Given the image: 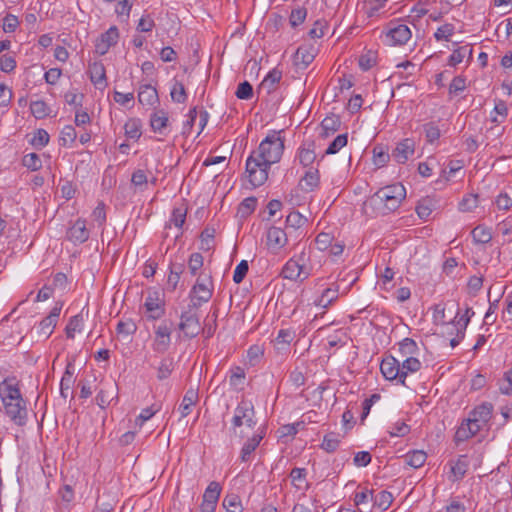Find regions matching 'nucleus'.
Returning <instances> with one entry per match:
<instances>
[{
  "mask_svg": "<svg viewBox=\"0 0 512 512\" xmlns=\"http://www.w3.org/2000/svg\"><path fill=\"white\" fill-rule=\"evenodd\" d=\"M284 151V140L279 132L272 131L262 140L257 150L246 160V173L253 187L263 185L268 179L272 164L280 161Z\"/></svg>",
  "mask_w": 512,
  "mask_h": 512,
  "instance_id": "obj_1",
  "label": "nucleus"
},
{
  "mask_svg": "<svg viewBox=\"0 0 512 512\" xmlns=\"http://www.w3.org/2000/svg\"><path fill=\"white\" fill-rule=\"evenodd\" d=\"M0 399L10 420L18 426L25 425L28 417L27 403L15 378H6L0 383Z\"/></svg>",
  "mask_w": 512,
  "mask_h": 512,
  "instance_id": "obj_2",
  "label": "nucleus"
},
{
  "mask_svg": "<svg viewBox=\"0 0 512 512\" xmlns=\"http://www.w3.org/2000/svg\"><path fill=\"white\" fill-rule=\"evenodd\" d=\"M405 197V187L400 183H395L379 189L370 198V204L385 214L395 211Z\"/></svg>",
  "mask_w": 512,
  "mask_h": 512,
  "instance_id": "obj_3",
  "label": "nucleus"
},
{
  "mask_svg": "<svg viewBox=\"0 0 512 512\" xmlns=\"http://www.w3.org/2000/svg\"><path fill=\"white\" fill-rule=\"evenodd\" d=\"M172 323L163 321L154 332L152 349L157 353H165L171 344Z\"/></svg>",
  "mask_w": 512,
  "mask_h": 512,
  "instance_id": "obj_4",
  "label": "nucleus"
},
{
  "mask_svg": "<svg viewBox=\"0 0 512 512\" xmlns=\"http://www.w3.org/2000/svg\"><path fill=\"white\" fill-rule=\"evenodd\" d=\"M191 294L198 302L195 303V305H201L202 303L208 302L213 295V283L211 277L208 275H200L192 287Z\"/></svg>",
  "mask_w": 512,
  "mask_h": 512,
  "instance_id": "obj_5",
  "label": "nucleus"
},
{
  "mask_svg": "<svg viewBox=\"0 0 512 512\" xmlns=\"http://www.w3.org/2000/svg\"><path fill=\"white\" fill-rule=\"evenodd\" d=\"M220 493H221L220 484L216 481L210 482L204 492V495H203V501L201 504L202 512H214L215 511Z\"/></svg>",
  "mask_w": 512,
  "mask_h": 512,
  "instance_id": "obj_6",
  "label": "nucleus"
},
{
  "mask_svg": "<svg viewBox=\"0 0 512 512\" xmlns=\"http://www.w3.org/2000/svg\"><path fill=\"white\" fill-rule=\"evenodd\" d=\"M287 241L288 235L283 229L275 226L268 229L266 245L272 252L277 253L287 244Z\"/></svg>",
  "mask_w": 512,
  "mask_h": 512,
  "instance_id": "obj_7",
  "label": "nucleus"
},
{
  "mask_svg": "<svg viewBox=\"0 0 512 512\" xmlns=\"http://www.w3.org/2000/svg\"><path fill=\"white\" fill-rule=\"evenodd\" d=\"M179 329L186 337L193 338L197 336L200 331V323L196 314L191 311L183 312L181 314Z\"/></svg>",
  "mask_w": 512,
  "mask_h": 512,
  "instance_id": "obj_8",
  "label": "nucleus"
},
{
  "mask_svg": "<svg viewBox=\"0 0 512 512\" xmlns=\"http://www.w3.org/2000/svg\"><path fill=\"white\" fill-rule=\"evenodd\" d=\"M144 306L149 314L148 317L151 319H159L164 314V302L156 291L148 293Z\"/></svg>",
  "mask_w": 512,
  "mask_h": 512,
  "instance_id": "obj_9",
  "label": "nucleus"
},
{
  "mask_svg": "<svg viewBox=\"0 0 512 512\" xmlns=\"http://www.w3.org/2000/svg\"><path fill=\"white\" fill-rule=\"evenodd\" d=\"M415 152V143L412 139L406 138L400 141L393 149L391 156L400 164H404Z\"/></svg>",
  "mask_w": 512,
  "mask_h": 512,
  "instance_id": "obj_10",
  "label": "nucleus"
},
{
  "mask_svg": "<svg viewBox=\"0 0 512 512\" xmlns=\"http://www.w3.org/2000/svg\"><path fill=\"white\" fill-rule=\"evenodd\" d=\"M380 370L387 380H398L401 383L400 361L393 356L384 358Z\"/></svg>",
  "mask_w": 512,
  "mask_h": 512,
  "instance_id": "obj_11",
  "label": "nucleus"
},
{
  "mask_svg": "<svg viewBox=\"0 0 512 512\" xmlns=\"http://www.w3.org/2000/svg\"><path fill=\"white\" fill-rule=\"evenodd\" d=\"M412 34L407 25L400 24L386 33V39L390 45H404L406 44Z\"/></svg>",
  "mask_w": 512,
  "mask_h": 512,
  "instance_id": "obj_12",
  "label": "nucleus"
},
{
  "mask_svg": "<svg viewBox=\"0 0 512 512\" xmlns=\"http://www.w3.org/2000/svg\"><path fill=\"white\" fill-rule=\"evenodd\" d=\"M281 275L289 280H304L309 276V273L304 270V266L300 265L298 261L290 259L284 265Z\"/></svg>",
  "mask_w": 512,
  "mask_h": 512,
  "instance_id": "obj_13",
  "label": "nucleus"
},
{
  "mask_svg": "<svg viewBox=\"0 0 512 512\" xmlns=\"http://www.w3.org/2000/svg\"><path fill=\"white\" fill-rule=\"evenodd\" d=\"M485 425L477 423L475 419L468 418L466 422H463L457 429L455 434L456 441H465L475 436Z\"/></svg>",
  "mask_w": 512,
  "mask_h": 512,
  "instance_id": "obj_14",
  "label": "nucleus"
},
{
  "mask_svg": "<svg viewBox=\"0 0 512 512\" xmlns=\"http://www.w3.org/2000/svg\"><path fill=\"white\" fill-rule=\"evenodd\" d=\"M316 48L312 45L300 46L294 56V63L299 69H305L314 60Z\"/></svg>",
  "mask_w": 512,
  "mask_h": 512,
  "instance_id": "obj_15",
  "label": "nucleus"
},
{
  "mask_svg": "<svg viewBox=\"0 0 512 512\" xmlns=\"http://www.w3.org/2000/svg\"><path fill=\"white\" fill-rule=\"evenodd\" d=\"M62 306V303H56V305L50 311L49 315L40 322L41 334L45 335L46 337H49L52 334L57 324Z\"/></svg>",
  "mask_w": 512,
  "mask_h": 512,
  "instance_id": "obj_16",
  "label": "nucleus"
},
{
  "mask_svg": "<svg viewBox=\"0 0 512 512\" xmlns=\"http://www.w3.org/2000/svg\"><path fill=\"white\" fill-rule=\"evenodd\" d=\"M88 74L91 82L98 88L104 89L107 86L105 67L101 62H93L88 66Z\"/></svg>",
  "mask_w": 512,
  "mask_h": 512,
  "instance_id": "obj_17",
  "label": "nucleus"
},
{
  "mask_svg": "<svg viewBox=\"0 0 512 512\" xmlns=\"http://www.w3.org/2000/svg\"><path fill=\"white\" fill-rule=\"evenodd\" d=\"M67 238L74 243H83L89 238L85 220L78 219L67 231Z\"/></svg>",
  "mask_w": 512,
  "mask_h": 512,
  "instance_id": "obj_18",
  "label": "nucleus"
},
{
  "mask_svg": "<svg viewBox=\"0 0 512 512\" xmlns=\"http://www.w3.org/2000/svg\"><path fill=\"white\" fill-rule=\"evenodd\" d=\"M168 123V114L164 110H157L150 117V126L152 130L161 135L167 134Z\"/></svg>",
  "mask_w": 512,
  "mask_h": 512,
  "instance_id": "obj_19",
  "label": "nucleus"
},
{
  "mask_svg": "<svg viewBox=\"0 0 512 512\" xmlns=\"http://www.w3.org/2000/svg\"><path fill=\"white\" fill-rule=\"evenodd\" d=\"M493 412V405L489 402H484L481 405L475 407L469 417L475 419L477 423L487 425L491 419Z\"/></svg>",
  "mask_w": 512,
  "mask_h": 512,
  "instance_id": "obj_20",
  "label": "nucleus"
},
{
  "mask_svg": "<svg viewBox=\"0 0 512 512\" xmlns=\"http://www.w3.org/2000/svg\"><path fill=\"white\" fill-rule=\"evenodd\" d=\"M339 297V286L333 285L332 287L324 289L322 294L314 300V304L316 306L322 308H328L332 303H334Z\"/></svg>",
  "mask_w": 512,
  "mask_h": 512,
  "instance_id": "obj_21",
  "label": "nucleus"
},
{
  "mask_svg": "<svg viewBox=\"0 0 512 512\" xmlns=\"http://www.w3.org/2000/svg\"><path fill=\"white\" fill-rule=\"evenodd\" d=\"M469 467V460L466 455H460L455 463L451 464V476L449 477L452 481L461 480Z\"/></svg>",
  "mask_w": 512,
  "mask_h": 512,
  "instance_id": "obj_22",
  "label": "nucleus"
},
{
  "mask_svg": "<svg viewBox=\"0 0 512 512\" xmlns=\"http://www.w3.org/2000/svg\"><path fill=\"white\" fill-rule=\"evenodd\" d=\"M421 362L416 357H407L400 364L401 384L406 385L405 380L409 373H415L421 369Z\"/></svg>",
  "mask_w": 512,
  "mask_h": 512,
  "instance_id": "obj_23",
  "label": "nucleus"
},
{
  "mask_svg": "<svg viewBox=\"0 0 512 512\" xmlns=\"http://www.w3.org/2000/svg\"><path fill=\"white\" fill-rule=\"evenodd\" d=\"M198 400V391L194 388H189L180 404L179 411L181 417H187L191 413V408L196 404Z\"/></svg>",
  "mask_w": 512,
  "mask_h": 512,
  "instance_id": "obj_24",
  "label": "nucleus"
},
{
  "mask_svg": "<svg viewBox=\"0 0 512 512\" xmlns=\"http://www.w3.org/2000/svg\"><path fill=\"white\" fill-rule=\"evenodd\" d=\"M138 101L142 105H154L156 102H158L157 90L151 85L141 86L138 93Z\"/></svg>",
  "mask_w": 512,
  "mask_h": 512,
  "instance_id": "obj_25",
  "label": "nucleus"
},
{
  "mask_svg": "<svg viewBox=\"0 0 512 512\" xmlns=\"http://www.w3.org/2000/svg\"><path fill=\"white\" fill-rule=\"evenodd\" d=\"M294 338V331L290 329H281L274 340V346L278 351H287Z\"/></svg>",
  "mask_w": 512,
  "mask_h": 512,
  "instance_id": "obj_26",
  "label": "nucleus"
},
{
  "mask_svg": "<svg viewBox=\"0 0 512 512\" xmlns=\"http://www.w3.org/2000/svg\"><path fill=\"white\" fill-rule=\"evenodd\" d=\"M316 153L314 151V143L311 142L307 147L301 146L297 152V158L299 163L304 166H310L316 160Z\"/></svg>",
  "mask_w": 512,
  "mask_h": 512,
  "instance_id": "obj_27",
  "label": "nucleus"
},
{
  "mask_svg": "<svg viewBox=\"0 0 512 512\" xmlns=\"http://www.w3.org/2000/svg\"><path fill=\"white\" fill-rule=\"evenodd\" d=\"M282 78L281 71L277 69H273L270 71L266 77L263 79L261 84L259 85V91L265 90L267 94H270L275 90V85L279 83Z\"/></svg>",
  "mask_w": 512,
  "mask_h": 512,
  "instance_id": "obj_28",
  "label": "nucleus"
},
{
  "mask_svg": "<svg viewBox=\"0 0 512 512\" xmlns=\"http://www.w3.org/2000/svg\"><path fill=\"white\" fill-rule=\"evenodd\" d=\"M262 438L263 436L261 434H254L252 437L248 438L241 449L240 458L243 462H247L250 459L251 454L259 446Z\"/></svg>",
  "mask_w": 512,
  "mask_h": 512,
  "instance_id": "obj_29",
  "label": "nucleus"
},
{
  "mask_svg": "<svg viewBox=\"0 0 512 512\" xmlns=\"http://www.w3.org/2000/svg\"><path fill=\"white\" fill-rule=\"evenodd\" d=\"M186 214L187 207L185 204H181L178 207L173 208L169 224L166 225V228H170L173 224L176 228L181 229L185 223Z\"/></svg>",
  "mask_w": 512,
  "mask_h": 512,
  "instance_id": "obj_30",
  "label": "nucleus"
},
{
  "mask_svg": "<svg viewBox=\"0 0 512 512\" xmlns=\"http://www.w3.org/2000/svg\"><path fill=\"white\" fill-rule=\"evenodd\" d=\"M156 376L159 381H163L170 377L174 370V360L173 358L165 357L162 358L159 365L155 367Z\"/></svg>",
  "mask_w": 512,
  "mask_h": 512,
  "instance_id": "obj_31",
  "label": "nucleus"
},
{
  "mask_svg": "<svg viewBox=\"0 0 512 512\" xmlns=\"http://www.w3.org/2000/svg\"><path fill=\"white\" fill-rule=\"evenodd\" d=\"M398 352L400 356L405 359L407 357H414L413 355L418 352V345L413 339L404 338L401 342H399Z\"/></svg>",
  "mask_w": 512,
  "mask_h": 512,
  "instance_id": "obj_32",
  "label": "nucleus"
},
{
  "mask_svg": "<svg viewBox=\"0 0 512 512\" xmlns=\"http://www.w3.org/2000/svg\"><path fill=\"white\" fill-rule=\"evenodd\" d=\"M427 459V454L422 450H414L405 455V462L413 467L420 468L424 465Z\"/></svg>",
  "mask_w": 512,
  "mask_h": 512,
  "instance_id": "obj_33",
  "label": "nucleus"
},
{
  "mask_svg": "<svg viewBox=\"0 0 512 512\" xmlns=\"http://www.w3.org/2000/svg\"><path fill=\"white\" fill-rule=\"evenodd\" d=\"M125 135L129 139L138 140L141 137V122L138 119H129L124 125Z\"/></svg>",
  "mask_w": 512,
  "mask_h": 512,
  "instance_id": "obj_34",
  "label": "nucleus"
},
{
  "mask_svg": "<svg viewBox=\"0 0 512 512\" xmlns=\"http://www.w3.org/2000/svg\"><path fill=\"white\" fill-rule=\"evenodd\" d=\"M466 56L472 57V48L469 45L455 49L450 55L448 63L450 66H456L461 63Z\"/></svg>",
  "mask_w": 512,
  "mask_h": 512,
  "instance_id": "obj_35",
  "label": "nucleus"
},
{
  "mask_svg": "<svg viewBox=\"0 0 512 512\" xmlns=\"http://www.w3.org/2000/svg\"><path fill=\"white\" fill-rule=\"evenodd\" d=\"M341 122L338 117L330 116L323 119L321 122V128L323 130L322 136L328 137L331 134L339 130Z\"/></svg>",
  "mask_w": 512,
  "mask_h": 512,
  "instance_id": "obj_36",
  "label": "nucleus"
},
{
  "mask_svg": "<svg viewBox=\"0 0 512 512\" xmlns=\"http://www.w3.org/2000/svg\"><path fill=\"white\" fill-rule=\"evenodd\" d=\"M70 364L67 366L66 371L60 382V393L61 396L67 398L71 394V388L74 383L73 372L70 371Z\"/></svg>",
  "mask_w": 512,
  "mask_h": 512,
  "instance_id": "obj_37",
  "label": "nucleus"
},
{
  "mask_svg": "<svg viewBox=\"0 0 512 512\" xmlns=\"http://www.w3.org/2000/svg\"><path fill=\"white\" fill-rule=\"evenodd\" d=\"M30 110L36 119H43L50 113L49 106L43 100L32 101L30 104Z\"/></svg>",
  "mask_w": 512,
  "mask_h": 512,
  "instance_id": "obj_38",
  "label": "nucleus"
},
{
  "mask_svg": "<svg viewBox=\"0 0 512 512\" xmlns=\"http://www.w3.org/2000/svg\"><path fill=\"white\" fill-rule=\"evenodd\" d=\"M301 182L304 183V188L307 191H312L319 184V171L318 169H310L302 177Z\"/></svg>",
  "mask_w": 512,
  "mask_h": 512,
  "instance_id": "obj_39",
  "label": "nucleus"
},
{
  "mask_svg": "<svg viewBox=\"0 0 512 512\" xmlns=\"http://www.w3.org/2000/svg\"><path fill=\"white\" fill-rule=\"evenodd\" d=\"M82 326H83L82 313L73 316L66 326L67 338L73 339L75 337V333L81 331Z\"/></svg>",
  "mask_w": 512,
  "mask_h": 512,
  "instance_id": "obj_40",
  "label": "nucleus"
},
{
  "mask_svg": "<svg viewBox=\"0 0 512 512\" xmlns=\"http://www.w3.org/2000/svg\"><path fill=\"white\" fill-rule=\"evenodd\" d=\"M507 105L504 101L499 100L494 107L493 112L491 113V121L497 124L504 122L507 117Z\"/></svg>",
  "mask_w": 512,
  "mask_h": 512,
  "instance_id": "obj_41",
  "label": "nucleus"
},
{
  "mask_svg": "<svg viewBox=\"0 0 512 512\" xmlns=\"http://www.w3.org/2000/svg\"><path fill=\"white\" fill-rule=\"evenodd\" d=\"M374 505L382 511H386L393 502V496L388 491L379 492L374 498Z\"/></svg>",
  "mask_w": 512,
  "mask_h": 512,
  "instance_id": "obj_42",
  "label": "nucleus"
},
{
  "mask_svg": "<svg viewBox=\"0 0 512 512\" xmlns=\"http://www.w3.org/2000/svg\"><path fill=\"white\" fill-rule=\"evenodd\" d=\"M472 237L476 243L486 244L491 241L492 234L488 228L479 225L472 230Z\"/></svg>",
  "mask_w": 512,
  "mask_h": 512,
  "instance_id": "obj_43",
  "label": "nucleus"
},
{
  "mask_svg": "<svg viewBox=\"0 0 512 512\" xmlns=\"http://www.w3.org/2000/svg\"><path fill=\"white\" fill-rule=\"evenodd\" d=\"M348 135L340 134L338 135L328 146L325 151V155L336 154L339 150H341L344 146L347 145Z\"/></svg>",
  "mask_w": 512,
  "mask_h": 512,
  "instance_id": "obj_44",
  "label": "nucleus"
},
{
  "mask_svg": "<svg viewBox=\"0 0 512 512\" xmlns=\"http://www.w3.org/2000/svg\"><path fill=\"white\" fill-rule=\"evenodd\" d=\"M257 199L255 197L245 198L238 207V214L245 218L249 216L256 208Z\"/></svg>",
  "mask_w": 512,
  "mask_h": 512,
  "instance_id": "obj_45",
  "label": "nucleus"
},
{
  "mask_svg": "<svg viewBox=\"0 0 512 512\" xmlns=\"http://www.w3.org/2000/svg\"><path fill=\"white\" fill-rule=\"evenodd\" d=\"M239 404H240V407H242V409H241L242 414L245 413L244 418H243L244 424L247 427L253 429L256 425V421L254 420V415H255L254 407L247 402H241Z\"/></svg>",
  "mask_w": 512,
  "mask_h": 512,
  "instance_id": "obj_46",
  "label": "nucleus"
},
{
  "mask_svg": "<svg viewBox=\"0 0 512 512\" xmlns=\"http://www.w3.org/2000/svg\"><path fill=\"white\" fill-rule=\"evenodd\" d=\"M223 507L227 512H242V505L240 498L235 495H227L223 500Z\"/></svg>",
  "mask_w": 512,
  "mask_h": 512,
  "instance_id": "obj_47",
  "label": "nucleus"
},
{
  "mask_svg": "<svg viewBox=\"0 0 512 512\" xmlns=\"http://www.w3.org/2000/svg\"><path fill=\"white\" fill-rule=\"evenodd\" d=\"M171 98L176 103H184L187 99V94L184 85L175 81L170 92Z\"/></svg>",
  "mask_w": 512,
  "mask_h": 512,
  "instance_id": "obj_48",
  "label": "nucleus"
},
{
  "mask_svg": "<svg viewBox=\"0 0 512 512\" xmlns=\"http://www.w3.org/2000/svg\"><path fill=\"white\" fill-rule=\"evenodd\" d=\"M340 440L335 433H328L324 436L321 448L328 453L334 452L339 446Z\"/></svg>",
  "mask_w": 512,
  "mask_h": 512,
  "instance_id": "obj_49",
  "label": "nucleus"
},
{
  "mask_svg": "<svg viewBox=\"0 0 512 512\" xmlns=\"http://www.w3.org/2000/svg\"><path fill=\"white\" fill-rule=\"evenodd\" d=\"M77 137L76 130L72 125H66L60 133L61 145L67 146L75 142Z\"/></svg>",
  "mask_w": 512,
  "mask_h": 512,
  "instance_id": "obj_50",
  "label": "nucleus"
},
{
  "mask_svg": "<svg viewBox=\"0 0 512 512\" xmlns=\"http://www.w3.org/2000/svg\"><path fill=\"white\" fill-rule=\"evenodd\" d=\"M474 315V311L472 308L467 307L465 310V314L458 318L459 311L457 312L454 320L450 323L452 326H458L462 328V330H466L467 325L470 322L471 317Z\"/></svg>",
  "mask_w": 512,
  "mask_h": 512,
  "instance_id": "obj_51",
  "label": "nucleus"
},
{
  "mask_svg": "<svg viewBox=\"0 0 512 512\" xmlns=\"http://www.w3.org/2000/svg\"><path fill=\"white\" fill-rule=\"evenodd\" d=\"M307 222V219L299 212H291L286 217V225L288 228L297 229L302 227Z\"/></svg>",
  "mask_w": 512,
  "mask_h": 512,
  "instance_id": "obj_52",
  "label": "nucleus"
},
{
  "mask_svg": "<svg viewBox=\"0 0 512 512\" xmlns=\"http://www.w3.org/2000/svg\"><path fill=\"white\" fill-rule=\"evenodd\" d=\"M387 0H366L365 1V13L368 17H374L378 15L379 10L385 5Z\"/></svg>",
  "mask_w": 512,
  "mask_h": 512,
  "instance_id": "obj_53",
  "label": "nucleus"
},
{
  "mask_svg": "<svg viewBox=\"0 0 512 512\" xmlns=\"http://www.w3.org/2000/svg\"><path fill=\"white\" fill-rule=\"evenodd\" d=\"M48 142L49 134L44 129H38L31 140L32 145L38 149L45 147Z\"/></svg>",
  "mask_w": 512,
  "mask_h": 512,
  "instance_id": "obj_54",
  "label": "nucleus"
},
{
  "mask_svg": "<svg viewBox=\"0 0 512 512\" xmlns=\"http://www.w3.org/2000/svg\"><path fill=\"white\" fill-rule=\"evenodd\" d=\"M237 98L248 100L253 96V87L248 81L240 83L235 92Z\"/></svg>",
  "mask_w": 512,
  "mask_h": 512,
  "instance_id": "obj_55",
  "label": "nucleus"
},
{
  "mask_svg": "<svg viewBox=\"0 0 512 512\" xmlns=\"http://www.w3.org/2000/svg\"><path fill=\"white\" fill-rule=\"evenodd\" d=\"M307 16V10L303 7L293 9L290 14V24L292 27H297L302 24Z\"/></svg>",
  "mask_w": 512,
  "mask_h": 512,
  "instance_id": "obj_56",
  "label": "nucleus"
},
{
  "mask_svg": "<svg viewBox=\"0 0 512 512\" xmlns=\"http://www.w3.org/2000/svg\"><path fill=\"white\" fill-rule=\"evenodd\" d=\"M119 38V32L117 27H110L105 33L101 34L100 40L106 43L108 46H114Z\"/></svg>",
  "mask_w": 512,
  "mask_h": 512,
  "instance_id": "obj_57",
  "label": "nucleus"
},
{
  "mask_svg": "<svg viewBox=\"0 0 512 512\" xmlns=\"http://www.w3.org/2000/svg\"><path fill=\"white\" fill-rule=\"evenodd\" d=\"M136 331H137V325L131 319L120 321L117 324V332L119 334H124V335L129 336V335L134 334Z\"/></svg>",
  "mask_w": 512,
  "mask_h": 512,
  "instance_id": "obj_58",
  "label": "nucleus"
},
{
  "mask_svg": "<svg viewBox=\"0 0 512 512\" xmlns=\"http://www.w3.org/2000/svg\"><path fill=\"white\" fill-rule=\"evenodd\" d=\"M454 33V26L452 24L446 23L440 26L434 34V37L437 41L446 40L449 41L450 37Z\"/></svg>",
  "mask_w": 512,
  "mask_h": 512,
  "instance_id": "obj_59",
  "label": "nucleus"
},
{
  "mask_svg": "<svg viewBox=\"0 0 512 512\" xmlns=\"http://www.w3.org/2000/svg\"><path fill=\"white\" fill-rule=\"evenodd\" d=\"M23 165L32 171H36L41 168L42 163L36 153H29L23 157Z\"/></svg>",
  "mask_w": 512,
  "mask_h": 512,
  "instance_id": "obj_60",
  "label": "nucleus"
},
{
  "mask_svg": "<svg viewBox=\"0 0 512 512\" xmlns=\"http://www.w3.org/2000/svg\"><path fill=\"white\" fill-rule=\"evenodd\" d=\"M478 205V196L477 195H468L462 199L459 203V209L462 212H470L475 209Z\"/></svg>",
  "mask_w": 512,
  "mask_h": 512,
  "instance_id": "obj_61",
  "label": "nucleus"
},
{
  "mask_svg": "<svg viewBox=\"0 0 512 512\" xmlns=\"http://www.w3.org/2000/svg\"><path fill=\"white\" fill-rule=\"evenodd\" d=\"M425 136L428 142L433 143L440 137V129L434 123H427L423 126Z\"/></svg>",
  "mask_w": 512,
  "mask_h": 512,
  "instance_id": "obj_62",
  "label": "nucleus"
},
{
  "mask_svg": "<svg viewBox=\"0 0 512 512\" xmlns=\"http://www.w3.org/2000/svg\"><path fill=\"white\" fill-rule=\"evenodd\" d=\"M432 204L428 199H424L418 203L416 212L421 219L426 220L432 213Z\"/></svg>",
  "mask_w": 512,
  "mask_h": 512,
  "instance_id": "obj_63",
  "label": "nucleus"
},
{
  "mask_svg": "<svg viewBox=\"0 0 512 512\" xmlns=\"http://www.w3.org/2000/svg\"><path fill=\"white\" fill-rule=\"evenodd\" d=\"M499 390L502 394L505 395L512 394V370L505 373L504 379L499 386Z\"/></svg>",
  "mask_w": 512,
  "mask_h": 512,
  "instance_id": "obj_64",
  "label": "nucleus"
}]
</instances>
